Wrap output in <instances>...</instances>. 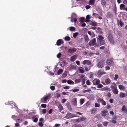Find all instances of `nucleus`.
<instances>
[{"label":"nucleus","mask_w":127,"mask_h":127,"mask_svg":"<svg viewBox=\"0 0 127 127\" xmlns=\"http://www.w3.org/2000/svg\"><path fill=\"white\" fill-rule=\"evenodd\" d=\"M103 87V86L101 84H100L98 85V86L97 88H101Z\"/></svg>","instance_id":"obj_61"},{"label":"nucleus","mask_w":127,"mask_h":127,"mask_svg":"<svg viewBox=\"0 0 127 127\" xmlns=\"http://www.w3.org/2000/svg\"><path fill=\"white\" fill-rule=\"evenodd\" d=\"M108 122L107 121H105L103 123V124L104 126L106 127L108 124Z\"/></svg>","instance_id":"obj_34"},{"label":"nucleus","mask_w":127,"mask_h":127,"mask_svg":"<svg viewBox=\"0 0 127 127\" xmlns=\"http://www.w3.org/2000/svg\"><path fill=\"white\" fill-rule=\"evenodd\" d=\"M86 84L87 85H90V82L89 80H88L86 81Z\"/></svg>","instance_id":"obj_60"},{"label":"nucleus","mask_w":127,"mask_h":127,"mask_svg":"<svg viewBox=\"0 0 127 127\" xmlns=\"http://www.w3.org/2000/svg\"><path fill=\"white\" fill-rule=\"evenodd\" d=\"M104 38L101 35H99L98 36V37L97 38V41L98 44H99L100 45L103 44L105 43V41L103 40Z\"/></svg>","instance_id":"obj_1"},{"label":"nucleus","mask_w":127,"mask_h":127,"mask_svg":"<svg viewBox=\"0 0 127 127\" xmlns=\"http://www.w3.org/2000/svg\"><path fill=\"white\" fill-rule=\"evenodd\" d=\"M109 41L111 42L112 43L113 42V40L112 38H109Z\"/></svg>","instance_id":"obj_64"},{"label":"nucleus","mask_w":127,"mask_h":127,"mask_svg":"<svg viewBox=\"0 0 127 127\" xmlns=\"http://www.w3.org/2000/svg\"><path fill=\"white\" fill-rule=\"evenodd\" d=\"M38 120V119L37 118H35L33 119V121L35 122H37Z\"/></svg>","instance_id":"obj_49"},{"label":"nucleus","mask_w":127,"mask_h":127,"mask_svg":"<svg viewBox=\"0 0 127 127\" xmlns=\"http://www.w3.org/2000/svg\"><path fill=\"white\" fill-rule=\"evenodd\" d=\"M70 30V31H75V28L73 27H71L69 28Z\"/></svg>","instance_id":"obj_33"},{"label":"nucleus","mask_w":127,"mask_h":127,"mask_svg":"<svg viewBox=\"0 0 127 127\" xmlns=\"http://www.w3.org/2000/svg\"><path fill=\"white\" fill-rule=\"evenodd\" d=\"M91 25L94 26H96V22H92L91 23Z\"/></svg>","instance_id":"obj_40"},{"label":"nucleus","mask_w":127,"mask_h":127,"mask_svg":"<svg viewBox=\"0 0 127 127\" xmlns=\"http://www.w3.org/2000/svg\"><path fill=\"white\" fill-rule=\"evenodd\" d=\"M12 118L14 119V120L17 118V117L14 115H13L12 116Z\"/></svg>","instance_id":"obj_46"},{"label":"nucleus","mask_w":127,"mask_h":127,"mask_svg":"<svg viewBox=\"0 0 127 127\" xmlns=\"http://www.w3.org/2000/svg\"><path fill=\"white\" fill-rule=\"evenodd\" d=\"M88 33L92 37H94L95 36V35L94 34L93 32H91L90 31H89L88 32Z\"/></svg>","instance_id":"obj_22"},{"label":"nucleus","mask_w":127,"mask_h":127,"mask_svg":"<svg viewBox=\"0 0 127 127\" xmlns=\"http://www.w3.org/2000/svg\"><path fill=\"white\" fill-rule=\"evenodd\" d=\"M63 72V70L61 69L59 70L57 73V74L58 75L61 74Z\"/></svg>","instance_id":"obj_29"},{"label":"nucleus","mask_w":127,"mask_h":127,"mask_svg":"<svg viewBox=\"0 0 127 127\" xmlns=\"http://www.w3.org/2000/svg\"><path fill=\"white\" fill-rule=\"evenodd\" d=\"M91 6L90 5H87L86 6L85 8L87 9H88L90 8Z\"/></svg>","instance_id":"obj_59"},{"label":"nucleus","mask_w":127,"mask_h":127,"mask_svg":"<svg viewBox=\"0 0 127 127\" xmlns=\"http://www.w3.org/2000/svg\"><path fill=\"white\" fill-rule=\"evenodd\" d=\"M120 9L124 10L125 7V6L123 4H121L120 5Z\"/></svg>","instance_id":"obj_25"},{"label":"nucleus","mask_w":127,"mask_h":127,"mask_svg":"<svg viewBox=\"0 0 127 127\" xmlns=\"http://www.w3.org/2000/svg\"><path fill=\"white\" fill-rule=\"evenodd\" d=\"M112 92L115 94H117L118 93V91L117 89V87H110Z\"/></svg>","instance_id":"obj_4"},{"label":"nucleus","mask_w":127,"mask_h":127,"mask_svg":"<svg viewBox=\"0 0 127 127\" xmlns=\"http://www.w3.org/2000/svg\"><path fill=\"white\" fill-rule=\"evenodd\" d=\"M123 3L126 5H127V0H123Z\"/></svg>","instance_id":"obj_50"},{"label":"nucleus","mask_w":127,"mask_h":127,"mask_svg":"<svg viewBox=\"0 0 127 127\" xmlns=\"http://www.w3.org/2000/svg\"><path fill=\"white\" fill-rule=\"evenodd\" d=\"M50 89L52 90H54L55 89V87L54 86H51L50 87Z\"/></svg>","instance_id":"obj_51"},{"label":"nucleus","mask_w":127,"mask_h":127,"mask_svg":"<svg viewBox=\"0 0 127 127\" xmlns=\"http://www.w3.org/2000/svg\"><path fill=\"white\" fill-rule=\"evenodd\" d=\"M95 0H90L89 1V4L90 5H93Z\"/></svg>","instance_id":"obj_26"},{"label":"nucleus","mask_w":127,"mask_h":127,"mask_svg":"<svg viewBox=\"0 0 127 127\" xmlns=\"http://www.w3.org/2000/svg\"><path fill=\"white\" fill-rule=\"evenodd\" d=\"M93 83L94 85H98L100 83V82L99 80L95 79L93 81Z\"/></svg>","instance_id":"obj_11"},{"label":"nucleus","mask_w":127,"mask_h":127,"mask_svg":"<svg viewBox=\"0 0 127 127\" xmlns=\"http://www.w3.org/2000/svg\"><path fill=\"white\" fill-rule=\"evenodd\" d=\"M105 73V72H103L101 70H99L98 71L97 73V75L99 77H101L103 74H104Z\"/></svg>","instance_id":"obj_17"},{"label":"nucleus","mask_w":127,"mask_h":127,"mask_svg":"<svg viewBox=\"0 0 127 127\" xmlns=\"http://www.w3.org/2000/svg\"><path fill=\"white\" fill-rule=\"evenodd\" d=\"M46 112V109H43L42 110V112L43 114H45Z\"/></svg>","instance_id":"obj_58"},{"label":"nucleus","mask_w":127,"mask_h":127,"mask_svg":"<svg viewBox=\"0 0 127 127\" xmlns=\"http://www.w3.org/2000/svg\"><path fill=\"white\" fill-rule=\"evenodd\" d=\"M76 99V98H74L72 99V104L76 106L77 105Z\"/></svg>","instance_id":"obj_18"},{"label":"nucleus","mask_w":127,"mask_h":127,"mask_svg":"<svg viewBox=\"0 0 127 127\" xmlns=\"http://www.w3.org/2000/svg\"><path fill=\"white\" fill-rule=\"evenodd\" d=\"M97 102L98 103L101 102L102 105H105L106 104V102L102 99L98 98L97 100Z\"/></svg>","instance_id":"obj_7"},{"label":"nucleus","mask_w":127,"mask_h":127,"mask_svg":"<svg viewBox=\"0 0 127 127\" xmlns=\"http://www.w3.org/2000/svg\"><path fill=\"white\" fill-rule=\"evenodd\" d=\"M95 107H100V105L98 103H95Z\"/></svg>","instance_id":"obj_39"},{"label":"nucleus","mask_w":127,"mask_h":127,"mask_svg":"<svg viewBox=\"0 0 127 127\" xmlns=\"http://www.w3.org/2000/svg\"><path fill=\"white\" fill-rule=\"evenodd\" d=\"M61 125L60 124H56L55 125V127H58L59 126H60Z\"/></svg>","instance_id":"obj_63"},{"label":"nucleus","mask_w":127,"mask_h":127,"mask_svg":"<svg viewBox=\"0 0 127 127\" xmlns=\"http://www.w3.org/2000/svg\"><path fill=\"white\" fill-rule=\"evenodd\" d=\"M97 66L98 68H102L104 66V63L103 61H100L98 63Z\"/></svg>","instance_id":"obj_5"},{"label":"nucleus","mask_w":127,"mask_h":127,"mask_svg":"<svg viewBox=\"0 0 127 127\" xmlns=\"http://www.w3.org/2000/svg\"><path fill=\"white\" fill-rule=\"evenodd\" d=\"M96 111V109L93 108L92 110V112L93 113H95Z\"/></svg>","instance_id":"obj_54"},{"label":"nucleus","mask_w":127,"mask_h":127,"mask_svg":"<svg viewBox=\"0 0 127 127\" xmlns=\"http://www.w3.org/2000/svg\"><path fill=\"white\" fill-rule=\"evenodd\" d=\"M76 50V49L74 48H70L68 50V52L71 54L73 53Z\"/></svg>","instance_id":"obj_10"},{"label":"nucleus","mask_w":127,"mask_h":127,"mask_svg":"<svg viewBox=\"0 0 127 127\" xmlns=\"http://www.w3.org/2000/svg\"><path fill=\"white\" fill-rule=\"evenodd\" d=\"M61 55V53H59L57 55V57L58 58H60V57Z\"/></svg>","instance_id":"obj_48"},{"label":"nucleus","mask_w":127,"mask_h":127,"mask_svg":"<svg viewBox=\"0 0 127 127\" xmlns=\"http://www.w3.org/2000/svg\"><path fill=\"white\" fill-rule=\"evenodd\" d=\"M86 118L83 117H80L79 118L75 119V121L76 122L79 123L84 121L86 119Z\"/></svg>","instance_id":"obj_6"},{"label":"nucleus","mask_w":127,"mask_h":127,"mask_svg":"<svg viewBox=\"0 0 127 127\" xmlns=\"http://www.w3.org/2000/svg\"><path fill=\"white\" fill-rule=\"evenodd\" d=\"M78 34V32H76L74 33L73 34V37L74 38H76Z\"/></svg>","instance_id":"obj_35"},{"label":"nucleus","mask_w":127,"mask_h":127,"mask_svg":"<svg viewBox=\"0 0 127 127\" xmlns=\"http://www.w3.org/2000/svg\"><path fill=\"white\" fill-rule=\"evenodd\" d=\"M62 40L60 39L58 40L56 43L57 45L58 46L60 45L62 43Z\"/></svg>","instance_id":"obj_20"},{"label":"nucleus","mask_w":127,"mask_h":127,"mask_svg":"<svg viewBox=\"0 0 127 127\" xmlns=\"http://www.w3.org/2000/svg\"><path fill=\"white\" fill-rule=\"evenodd\" d=\"M51 96L50 94L47 95V96L43 97L41 99V102L43 103H47L48 102L47 101H48V99L49 97Z\"/></svg>","instance_id":"obj_2"},{"label":"nucleus","mask_w":127,"mask_h":127,"mask_svg":"<svg viewBox=\"0 0 127 127\" xmlns=\"http://www.w3.org/2000/svg\"><path fill=\"white\" fill-rule=\"evenodd\" d=\"M100 2L102 6H104L106 4V1L104 0H101Z\"/></svg>","instance_id":"obj_27"},{"label":"nucleus","mask_w":127,"mask_h":127,"mask_svg":"<svg viewBox=\"0 0 127 127\" xmlns=\"http://www.w3.org/2000/svg\"><path fill=\"white\" fill-rule=\"evenodd\" d=\"M79 70L80 73H83L84 72V70L82 69H79Z\"/></svg>","instance_id":"obj_44"},{"label":"nucleus","mask_w":127,"mask_h":127,"mask_svg":"<svg viewBox=\"0 0 127 127\" xmlns=\"http://www.w3.org/2000/svg\"><path fill=\"white\" fill-rule=\"evenodd\" d=\"M66 101V100L65 99H63L62 100V103H64Z\"/></svg>","instance_id":"obj_55"},{"label":"nucleus","mask_w":127,"mask_h":127,"mask_svg":"<svg viewBox=\"0 0 127 127\" xmlns=\"http://www.w3.org/2000/svg\"><path fill=\"white\" fill-rule=\"evenodd\" d=\"M67 82V83L69 84H74V82L73 81L70 80H68Z\"/></svg>","instance_id":"obj_28"},{"label":"nucleus","mask_w":127,"mask_h":127,"mask_svg":"<svg viewBox=\"0 0 127 127\" xmlns=\"http://www.w3.org/2000/svg\"><path fill=\"white\" fill-rule=\"evenodd\" d=\"M79 90L78 89H72V91L74 93H75L78 91Z\"/></svg>","instance_id":"obj_36"},{"label":"nucleus","mask_w":127,"mask_h":127,"mask_svg":"<svg viewBox=\"0 0 127 127\" xmlns=\"http://www.w3.org/2000/svg\"><path fill=\"white\" fill-rule=\"evenodd\" d=\"M67 72L65 71L64 73H63L62 75V77L63 78H64L67 75Z\"/></svg>","instance_id":"obj_30"},{"label":"nucleus","mask_w":127,"mask_h":127,"mask_svg":"<svg viewBox=\"0 0 127 127\" xmlns=\"http://www.w3.org/2000/svg\"><path fill=\"white\" fill-rule=\"evenodd\" d=\"M86 24L85 23H82L81 25V26L82 27H84L86 26Z\"/></svg>","instance_id":"obj_62"},{"label":"nucleus","mask_w":127,"mask_h":127,"mask_svg":"<svg viewBox=\"0 0 127 127\" xmlns=\"http://www.w3.org/2000/svg\"><path fill=\"white\" fill-rule=\"evenodd\" d=\"M65 40L66 41H69L70 40V38L68 36H66L64 38Z\"/></svg>","instance_id":"obj_38"},{"label":"nucleus","mask_w":127,"mask_h":127,"mask_svg":"<svg viewBox=\"0 0 127 127\" xmlns=\"http://www.w3.org/2000/svg\"><path fill=\"white\" fill-rule=\"evenodd\" d=\"M41 106L42 108H45L46 107V105L45 104H41Z\"/></svg>","instance_id":"obj_41"},{"label":"nucleus","mask_w":127,"mask_h":127,"mask_svg":"<svg viewBox=\"0 0 127 127\" xmlns=\"http://www.w3.org/2000/svg\"><path fill=\"white\" fill-rule=\"evenodd\" d=\"M77 58V56L76 55H74L71 57L70 60L72 62H74Z\"/></svg>","instance_id":"obj_19"},{"label":"nucleus","mask_w":127,"mask_h":127,"mask_svg":"<svg viewBox=\"0 0 127 127\" xmlns=\"http://www.w3.org/2000/svg\"><path fill=\"white\" fill-rule=\"evenodd\" d=\"M91 91L90 90H87L84 91H83V93H86L87 92H89Z\"/></svg>","instance_id":"obj_57"},{"label":"nucleus","mask_w":127,"mask_h":127,"mask_svg":"<svg viewBox=\"0 0 127 127\" xmlns=\"http://www.w3.org/2000/svg\"><path fill=\"white\" fill-rule=\"evenodd\" d=\"M111 81L109 78H107L105 80V82L106 84L108 85L111 82Z\"/></svg>","instance_id":"obj_21"},{"label":"nucleus","mask_w":127,"mask_h":127,"mask_svg":"<svg viewBox=\"0 0 127 127\" xmlns=\"http://www.w3.org/2000/svg\"><path fill=\"white\" fill-rule=\"evenodd\" d=\"M91 62L88 60H85L82 63V64L84 65H85L86 64L88 65H90L91 64Z\"/></svg>","instance_id":"obj_13"},{"label":"nucleus","mask_w":127,"mask_h":127,"mask_svg":"<svg viewBox=\"0 0 127 127\" xmlns=\"http://www.w3.org/2000/svg\"><path fill=\"white\" fill-rule=\"evenodd\" d=\"M58 107L59 110H60V112L63 109V107L61 105H59Z\"/></svg>","instance_id":"obj_32"},{"label":"nucleus","mask_w":127,"mask_h":127,"mask_svg":"<svg viewBox=\"0 0 127 127\" xmlns=\"http://www.w3.org/2000/svg\"><path fill=\"white\" fill-rule=\"evenodd\" d=\"M119 96L121 97L124 98L127 96V94L123 92H120L119 94Z\"/></svg>","instance_id":"obj_15"},{"label":"nucleus","mask_w":127,"mask_h":127,"mask_svg":"<svg viewBox=\"0 0 127 127\" xmlns=\"http://www.w3.org/2000/svg\"><path fill=\"white\" fill-rule=\"evenodd\" d=\"M84 18H81V22L82 23L84 22Z\"/></svg>","instance_id":"obj_53"},{"label":"nucleus","mask_w":127,"mask_h":127,"mask_svg":"<svg viewBox=\"0 0 127 127\" xmlns=\"http://www.w3.org/2000/svg\"><path fill=\"white\" fill-rule=\"evenodd\" d=\"M120 90H124L125 89V87L121 85H120L118 86Z\"/></svg>","instance_id":"obj_24"},{"label":"nucleus","mask_w":127,"mask_h":127,"mask_svg":"<svg viewBox=\"0 0 127 127\" xmlns=\"http://www.w3.org/2000/svg\"><path fill=\"white\" fill-rule=\"evenodd\" d=\"M107 112L108 111L106 110H104L102 111L101 112L102 115L103 116H105L106 115V113H107Z\"/></svg>","instance_id":"obj_23"},{"label":"nucleus","mask_w":127,"mask_h":127,"mask_svg":"<svg viewBox=\"0 0 127 127\" xmlns=\"http://www.w3.org/2000/svg\"><path fill=\"white\" fill-rule=\"evenodd\" d=\"M9 105H10L11 108H13L15 106L14 103L12 101H10L8 102Z\"/></svg>","instance_id":"obj_12"},{"label":"nucleus","mask_w":127,"mask_h":127,"mask_svg":"<svg viewBox=\"0 0 127 127\" xmlns=\"http://www.w3.org/2000/svg\"><path fill=\"white\" fill-rule=\"evenodd\" d=\"M75 117H78V116L74 114L68 113L66 115L65 117V118L67 119H68Z\"/></svg>","instance_id":"obj_3"},{"label":"nucleus","mask_w":127,"mask_h":127,"mask_svg":"<svg viewBox=\"0 0 127 127\" xmlns=\"http://www.w3.org/2000/svg\"><path fill=\"white\" fill-rule=\"evenodd\" d=\"M52 111L53 109H50L48 113L49 114L52 113Z\"/></svg>","instance_id":"obj_56"},{"label":"nucleus","mask_w":127,"mask_h":127,"mask_svg":"<svg viewBox=\"0 0 127 127\" xmlns=\"http://www.w3.org/2000/svg\"><path fill=\"white\" fill-rule=\"evenodd\" d=\"M119 76L117 74H116L115 75V76L114 78L115 80H117V79L118 78Z\"/></svg>","instance_id":"obj_47"},{"label":"nucleus","mask_w":127,"mask_h":127,"mask_svg":"<svg viewBox=\"0 0 127 127\" xmlns=\"http://www.w3.org/2000/svg\"><path fill=\"white\" fill-rule=\"evenodd\" d=\"M77 17V15L76 14L74 13H72V14L71 16V19H73L74 22L76 23L77 21V19L76 18Z\"/></svg>","instance_id":"obj_9"},{"label":"nucleus","mask_w":127,"mask_h":127,"mask_svg":"<svg viewBox=\"0 0 127 127\" xmlns=\"http://www.w3.org/2000/svg\"><path fill=\"white\" fill-rule=\"evenodd\" d=\"M96 39L94 38L93 40L91 41L89 43V45L90 46L95 45H96Z\"/></svg>","instance_id":"obj_8"},{"label":"nucleus","mask_w":127,"mask_h":127,"mask_svg":"<svg viewBox=\"0 0 127 127\" xmlns=\"http://www.w3.org/2000/svg\"><path fill=\"white\" fill-rule=\"evenodd\" d=\"M80 78L81 79V80H82V84H84L85 82V80L84 76L83 75H81Z\"/></svg>","instance_id":"obj_14"},{"label":"nucleus","mask_w":127,"mask_h":127,"mask_svg":"<svg viewBox=\"0 0 127 127\" xmlns=\"http://www.w3.org/2000/svg\"><path fill=\"white\" fill-rule=\"evenodd\" d=\"M126 109V106L125 105H123L122 108V110L123 111H124Z\"/></svg>","instance_id":"obj_52"},{"label":"nucleus","mask_w":127,"mask_h":127,"mask_svg":"<svg viewBox=\"0 0 127 127\" xmlns=\"http://www.w3.org/2000/svg\"><path fill=\"white\" fill-rule=\"evenodd\" d=\"M84 99H82V98H81L80 99V103L81 104H83L84 102Z\"/></svg>","instance_id":"obj_43"},{"label":"nucleus","mask_w":127,"mask_h":127,"mask_svg":"<svg viewBox=\"0 0 127 127\" xmlns=\"http://www.w3.org/2000/svg\"><path fill=\"white\" fill-rule=\"evenodd\" d=\"M119 23L121 27H122L123 26L124 24L121 21V20H120L119 21Z\"/></svg>","instance_id":"obj_45"},{"label":"nucleus","mask_w":127,"mask_h":127,"mask_svg":"<svg viewBox=\"0 0 127 127\" xmlns=\"http://www.w3.org/2000/svg\"><path fill=\"white\" fill-rule=\"evenodd\" d=\"M88 37L87 36H86L85 37V39L86 42H87L89 41Z\"/></svg>","instance_id":"obj_37"},{"label":"nucleus","mask_w":127,"mask_h":127,"mask_svg":"<svg viewBox=\"0 0 127 127\" xmlns=\"http://www.w3.org/2000/svg\"><path fill=\"white\" fill-rule=\"evenodd\" d=\"M113 61L111 59H107L106 63L108 65H111L113 63Z\"/></svg>","instance_id":"obj_16"},{"label":"nucleus","mask_w":127,"mask_h":127,"mask_svg":"<svg viewBox=\"0 0 127 127\" xmlns=\"http://www.w3.org/2000/svg\"><path fill=\"white\" fill-rule=\"evenodd\" d=\"M75 83H80L81 82V79H76L75 80Z\"/></svg>","instance_id":"obj_31"},{"label":"nucleus","mask_w":127,"mask_h":127,"mask_svg":"<svg viewBox=\"0 0 127 127\" xmlns=\"http://www.w3.org/2000/svg\"><path fill=\"white\" fill-rule=\"evenodd\" d=\"M112 85L110 87H117L115 83L113 82L112 84Z\"/></svg>","instance_id":"obj_42"}]
</instances>
